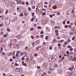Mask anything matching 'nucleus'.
<instances>
[{
    "mask_svg": "<svg viewBox=\"0 0 76 76\" xmlns=\"http://www.w3.org/2000/svg\"><path fill=\"white\" fill-rule=\"evenodd\" d=\"M10 20L9 18H7L6 19L5 22L7 25H9L10 24Z\"/></svg>",
    "mask_w": 76,
    "mask_h": 76,
    "instance_id": "obj_1",
    "label": "nucleus"
},
{
    "mask_svg": "<svg viewBox=\"0 0 76 76\" xmlns=\"http://www.w3.org/2000/svg\"><path fill=\"white\" fill-rule=\"evenodd\" d=\"M43 66L44 67V68H47V67H48V64L47 63H44L43 64Z\"/></svg>",
    "mask_w": 76,
    "mask_h": 76,
    "instance_id": "obj_2",
    "label": "nucleus"
},
{
    "mask_svg": "<svg viewBox=\"0 0 76 76\" xmlns=\"http://www.w3.org/2000/svg\"><path fill=\"white\" fill-rule=\"evenodd\" d=\"M17 1V4H22V1L20 0H15Z\"/></svg>",
    "mask_w": 76,
    "mask_h": 76,
    "instance_id": "obj_3",
    "label": "nucleus"
},
{
    "mask_svg": "<svg viewBox=\"0 0 76 76\" xmlns=\"http://www.w3.org/2000/svg\"><path fill=\"white\" fill-rule=\"evenodd\" d=\"M5 2L6 5H7V6H8V5L9 4V1H8V0H5Z\"/></svg>",
    "mask_w": 76,
    "mask_h": 76,
    "instance_id": "obj_4",
    "label": "nucleus"
},
{
    "mask_svg": "<svg viewBox=\"0 0 76 76\" xmlns=\"http://www.w3.org/2000/svg\"><path fill=\"white\" fill-rule=\"evenodd\" d=\"M52 58H53V60H56L57 58V56H56L54 55L52 56Z\"/></svg>",
    "mask_w": 76,
    "mask_h": 76,
    "instance_id": "obj_5",
    "label": "nucleus"
},
{
    "mask_svg": "<svg viewBox=\"0 0 76 76\" xmlns=\"http://www.w3.org/2000/svg\"><path fill=\"white\" fill-rule=\"evenodd\" d=\"M47 22H48V20H46L45 21H43L42 22V24L44 25V24H45L46 23H47Z\"/></svg>",
    "mask_w": 76,
    "mask_h": 76,
    "instance_id": "obj_6",
    "label": "nucleus"
},
{
    "mask_svg": "<svg viewBox=\"0 0 76 76\" xmlns=\"http://www.w3.org/2000/svg\"><path fill=\"white\" fill-rule=\"evenodd\" d=\"M31 4L32 5H34L35 4V1L34 0H32L31 2Z\"/></svg>",
    "mask_w": 76,
    "mask_h": 76,
    "instance_id": "obj_7",
    "label": "nucleus"
},
{
    "mask_svg": "<svg viewBox=\"0 0 76 76\" xmlns=\"http://www.w3.org/2000/svg\"><path fill=\"white\" fill-rule=\"evenodd\" d=\"M22 36L19 35L18 36H17L16 38L17 39H20V38H22Z\"/></svg>",
    "mask_w": 76,
    "mask_h": 76,
    "instance_id": "obj_8",
    "label": "nucleus"
},
{
    "mask_svg": "<svg viewBox=\"0 0 76 76\" xmlns=\"http://www.w3.org/2000/svg\"><path fill=\"white\" fill-rule=\"evenodd\" d=\"M15 40H12L11 41V43L12 44H15Z\"/></svg>",
    "mask_w": 76,
    "mask_h": 76,
    "instance_id": "obj_9",
    "label": "nucleus"
},
{
    "mask_svg": "<svg viewBox=\"0 0 76 76\" xmlns=\"http://www.w3.org/2000/svg\"><path fill=\"white\" fill-rule=\"evenodd\" d=\"M68 5L69 6H73V3L72 2H69L68 3Z\"/></svg>",
    "mask_w": 76,
    "mask_h": 76,
    "instance_id": "obj_10",
    "label": "nucleus"
},
{
    "mask_svg": "<svg viewBox=\"0 0 76 76\" xmlns=\"http://www.w3.org/2000/svg\"><path fill=\"white\" fill-rule=\"evenodd\" d=\"M72 61H74L75 62H76V56L74 57V58L72 59Z\"/></svg>",
    "mask_w": 76,
    "mask_h": 76,
    "instance_id": "obj_11",
    "label": "nucleus"
},
{
    "mask_svg": "<svg viewBox=\"0 0 76 76\" xmlns=\"http://www.w3.org/2000/svg\"><path fill=\"white\" fill-rule=\"evenodd\" d=\"M19 72H20V73L22 72V68H19Z\"/></svg>",
    "mask_w": 76,
    "mask_h": 76,
    "instance_id": "obj_12",
    "label": "nucleus"
},
{
    "mask_svg": "<svg viewBox=\"0 0 76 76\" xmlns=\"http://www.w3.org/2000/svg\"><path fill=\"white\" fill-rule=\"evenodd\" d=\"M11 66L12 67H14L15 66V64H14V63H12L11 64Z\"/></svg>",
    "mask_w": 76,
    "mask_h": 76,
    "instance_id": "obj_13",
    "label": "nucleus"
},
{
    "mask_svg": "<svg viewBox=\"0 0 76 76\" xmlns=\"http://www.w3.org/2000/svg\"><path fill=\"white\" fill-rule=\"evenodd\" d=\"M15 71L16 72H19V68L15 69Z\"/></svg>",
    "mask_w": 76,
    "mask_h": 76,
    "instance_id": "obj_14",
    "label": "nucleus"
},
{
    "mask_svg": "<svg viewBox=\"0 0 76 76\" xmlns=\"http://www.w3.org/2000/svg\"><path fill=\"white\" fill-rule=\"evenodd\" d=\"M17 54H20L22 53V52L20 51H18L17 52H16Z\"/></svg>",
    "mask_w": 76,
    "mask_h": 76,
    "instance_id": "obj_15",
    "label": "nucleus"
},
{
    "mask_svg": "<svg viewBox=\"0 0 76 76\" xmlns=\"http://www.w3.org/2000/svg\"><path fill=\"white\" fill-rule=\"evenodd\" d=\"M73 49L72 48V47L71 46V47L69 48V50L70 51H73Z\"/></svg>",
    "mask_w": 76,
    "mask_h": 76,
    "instance_id": "obj_16",
    "label": "nucleus"
},
{
    "mask_svg": "<svg viewBox=\"0 0 76 76\" xmlns=\"http://www.w3.org/2000/svg\"><path fill=\"white\" fill-rule=\"evenodd\" d=\"M67 44H68V42L67 41H66L64 42V44L65 45H67Z\"/></svg>",
    "mask_w": 76,
    "mask_h": 76,
    "instance_id": "obj_17",
    "label": "nucleus"
},
{
    "mask_svg": "<svg viewBox=\"0 0 76 76\" xmlns=\"http://www.w3.org/2000/svg\"><path fill=\"white\" fill-rule=\"evenodd\" d=\"M54 67L55 68H57V67H58V65L57 64H55L54 65Z\"/></svg>",
    "mask_w": 76,
    "mask_h": 76,
    "instance_id": "obj_18",
    "label": "nucleus"
},
{
    "mask_svg": "<svg viewBox=\"0 0 76 76\" xmlns=\"http://www.w3.org/2000/svg\"><path fill=\"white\" fill-rule=\"evenodd\" d=\"M71 13L72 14H73V13H75V10H74V9H73V10H72Z\"/></svg>",
    "mask_w": 76,
    "mask_h": 76,
    "instance_id": "obj_19",
    "label": "nucleus"
},
{
    "mask_svg": "<svg viewBox=\"0 0 76 76\" xmlns=\"http://www.w3.org/2000/svg\"><path fill=\"white\" fill-rule=\"evenodd\" d=\"M44 37V36L43 35H41L40 36V37L41 38H43V37Z\"/></svg>",
    "mask_w": 76,
    "mask_h": 76,
    "instance_id": "obj_20",
    "label": "nucleus"
},
{
    "mask_svg": "<svg viewBox=\"0 0 76 76\" xmlns=\"http://www.w3.org/2000/svg\"><path fill=\"white\" fill-rule=\"evenodd\" d=\"M42 28H41V27L40 26H39L37 27V28L38 29H42Z\"/></svg>",
    "mask_w": 76,
    "mask_h": 76,
    "instance_id": "obj_21",
    "label": "nucleus"
},
{
    "mask_svg": "<svg viewBox=\"0 0 76 76\" xmlns=\"http://www.w3.org/2000/svg\"><path fill=\"white\" fill-rule=\"evenodd\" d=\"M2 10H3V9H2L1 8H0V13H2Z\"/></svg>",
    "mask_w": 76,
    "mask_h": 76,
    "instance_id": "obj_22",
    "label": "nucleus"
},
{
    "mask_svg": "<svg viewBox=\"0 0 76 76\" xmlns=\"http://www.w3.org/2000/svg\"><path fill=\"white\" fill-rule=\"evenodd\" d=\"M33 47H35V43L34 42H32V43Z\"/></svg>",
    "mask_w": 76,
    "mask_h": 76,
    "instance_id": "obj_23",
    "label": "nucleus"
},
{
    "mask_svg": "<svg viewBox=\"0 0 76 76\" xmlns=\"http://www.w3.org/2000/svg\"><path fill=\"white\" fill-rule=\"evenodd\" d=\"M24 15L25 16H27V15H28V12H26L24 14Z\"/></svg>",
    "mask_w": 76,
    "mask_h": 76,
    "instance_id": "obj_24",
    "label": "nucleus"
},
{
    "mask_svg": "<svg viewBox=\"0 0 76 76\" xmlns=\"http://www.w3.org/2000/svg\"><path fill=\"white\" fill-rule=\"evenodd\" d=\"M68 69L69 70H70V71H72V70H73V69L71 67L69 68Z\"/></svg>",
    "mask_w": 76,
    "mask_h": 76,
    "instance_id": "obj_25",
    "label": "nucleus"
},
{
    "mask_svg": "<svg viewBox=\"0 0 76 76\" xmlns=\"http://www.w3.org/2000/svg\"><path fill=\"white\" fill-rule=\"evenodd\" d=\"M40 38L39 36H38V35H37L36 36V39H38V38Z\"/></svg>",
    "mask_w": 76,
    "mask_h": 76,
    "instance_id": "obj_26",
    "label": "nucleus"
},
{
    "mask_svg": "<svg viewBox=\"0 0 76 76\" xmlns=\"http://www.w3.org/2000/svg\"><path fill=\"white\" fill-rule=\"evenodd\" d=\"M7 31H8V32H10V30L9 28H7Z\"/></svg>",
    "mask_w": 76,
    "mask_h": 76,
    "instance_id": "obj_27",
    "label": "nucleus"
},
{
    "mask_svg": "<svg viewBox=\"0 0 76 76\" xmlns=\"http://www.w3.org/2000/svg\"><path fill=\"white\" fill-rule=\"evenodd\" d=\"M36 49L37 51H38L39 50V48L37 46L36 48Z\"/></svg>",
    "mask_w": 76,
    "mask_h": 76,
    "instance_id": "obj_28",
    "label": "nucleus"
},
{
    "mask_svg": "<svg viewBox=\"0 0 76 76\" xmlns=\"http://www.w3.org/2000/svg\"><path fill=\"white\" fill-rule=\"evenodd\" d=\"M75 37H76V36H74L72 38V40H74L75 39Z\"/></svg>",
    "mask_w": 76,
    "mask_h": 76,
    "instance_id": "obj_29",
    "label": "nucleus"
},
{
    "mask_svg": "<svg viewBox=\"0 0 76 76\" xmlns=\"http://www.w3.org/2000/svg\"><path fill=\"white\" fill-rule=\"evenodd\" d=\"M3 50V47H1V52H2V51Z\"/></svg>",
    "mask_w": 76,
    "mask_h": 76,
    "instance_id": "obj_30",
    "label": "nucleus"
},
{
    "mask_svg": "<svg viewBox=\"0 0 76 76\" xmlns=\"http://www.w3.org/2000/svg\"><path fill=\"white\" fill-rule=\"evenodd\" d=\"M52 49H53V48H52L51 46H49V50H52Z\"/></svg>",
    "mask_w": 76,
    "mask_h": 76,
    "instance_id": "obj_31",
    "label": "nucleus"
},
{
    "mask_svg": "<svg viewBox=\"0 0 76 76\" xmlns=\"http://www.w3.org/2000/svg\"><path fill=\"white\" fill-rule=\"evenodd\" d=\"M28 10L29 11H31V9L30 8V7H28Z\"/></svg>",
    "mask_w": 76,
    "mask_h": 76,
    "instance_id": "obj_32",
    "label": "nucleus"
},
{
    "mask_svg": "<svg viewBox=\"0 0 76 76\" xmlns=\"http://www.w3.org/2000/svg\"><path fill=\"white\" fill-rule=\"evenodd\" d=\"M72 47V46H70V45H68L67 46V48H70L71 47Z\"/></svg>",
    "mask_w": 76,
    "mask_h": 76,
    "instance_id": "obj_33",
    "label": "nucleus"
},
{
    "mask_svg": "<svg viewBox=\"0 0 76 76\" xmlns=\"http://www.w3.org/2000/svg\"><path fill=\"white\" fill-rule=\"evenodd\" d=\"M66 53L68 55H68H69V51H66Z\"/></svg>",
    "mask_w": 76,
    "mask_h": 76,
    "instance_id": "obj_34",
    "label": "nucleus"
},
{
    "mask_svg": "<svg viewBox=\"0 0 76 76\" xmlns=\"http://www.w3.org/2000/svg\"><path fill=\"white\" fill-rule=\"evenodd\" d=\"M48 36H46L45 37V39H46V40H48Z\"/></svg>",
    "mask_w": 76,
    "mask_h": 76,
    "instance_id": "obj_35",
    "label": "nucleus"
},
{
    "mask_svg": "<svg viewBox=\"0 0 76 76\" xmlns=\"http://www.w3.org/2000/svg\"><path fill=\"white\" fill-rule=\"evenodd\" d=\"M8 11L7 10L5 12V14H7L8 13Z\"/></svg>",
    "mask_w": 76,
    "mask_h": 76,
    "instance_id": "obj_36",
    "label": "nucleus"
},
{
    "mask_svg": "<svg viewBox=\"0 0 76 76\" xmlns=\"http://www.w3.org/2000/svg\"><path fill=\"white\" fill-rule=\"evenodd\" d=\"M53 41L54 42H56L57 41V40L56 39H54L53 40Z\"/></svg>",
    "mask_w": 76,
    "mask_h": 76,
    "instance_id": "obj_37",
    "label": "nucleus"
},
{
    "mask_svg": "<svg viewBox=\"0 0 76 76\" xmlns=\"http://www.w3.org/2000/svg\"><path fill=\"white\" fill-rule=\"evenodd\" d=\"M58 30H55V33H58Z\"/></svg>",
    "mask_w": 76,
    "mask_h": 76,
    "instance_id": "obj_38",
    "label": "nucleus"
},
{
    "mask_svg": "<svg viewBox=\"0 0 76 76\" xmlns=\"http://www.w3.org/2000/svg\"><path fill=\"white\" fill-rule=\"evenodd\" d=\"M65 28H68V25H66L65 26Z\"/></svg>",
    "mask_w": 76,
    "mask_h": 76,
    "instance_id": "obj_39",
    "label": "nucleus"
},
{
    "mask_svg": "<svg viewBox=\"0 0 76 76\" xmlns=\"http://www.w3.org/2000/svg\"><path fill=\"white\" fill-rule=\"evenodd\" d=\"M38 56V54L37 53H35L34 55V57H37Z\"/></svg>",
    "mask_w": 76,
    "mask_h": 76,
    "instance_id": "obj_40",
    "label": "nucleus"
},
{
    "mask_svg": "<svg viewBox=\"0 0 76 76\" xmlns=\"http://www.w3.org/2000/svg\"><path fill=\"white\" fill-rule=\"evenodd\" d=\"M58 33H56V37H58Z\"/></svg>",
    "mask_w": 76,
    "mask_h": 76,
    "instance_id": "obj_41",
    "label": "nucleus"
},
{
    "mask_svg": "<svg viewBox=\"0 0 76 76\" xmlns=\"http://www.w3.org/2000/svg\"><path fill=\"white\" fill-rule=\"evenodd\" d=\"M23 13H21L20 14V16H21V17H22V16H23Z\"/></svg>",
    "mask_w": 76,
    "mask_h": 76,
    "instance_id": "obj_42",
    "label": "nucleus"
},
{
    "mask_svg": "<svg viewBox=\"0 0 76 76\" xmlns=\"http://www.w3.org/2000/svg\"><path fill=\"white\" fill-rule=\"evenodd\" d=\"M40 34H44V31H41L40 32Z\"/></svg>",
    "mask_w": 76,
    "mask_h": 76,
    "instance_id": "obj_43",
    "label": "nucleus"
},
{
    "mask_svg": "<svg viewBox=\"0 0 76 76\" xmlns=\"http://www.w3.org/2000/svg\"><path fill=\"white\" fill-rule=\"evenodd\" d=\"M15 56L16 57H18L19 56V54L18 53H17V54H16Z\"/></svg>",
    "mask_w": 76,
    "mask_h": 76,
    "instance_id": "obj_44",
    "label": "nucleus"
},
{
    "mask_svg": "<svg viewBox=\"0 0 76 76\" xmlns=\"http://www.w3.org/2000/svg\"><path fill=\"white\" fill-rule=\"evenodd\" d=\"M64 56L65 57H67V54H66V53H64Z\"/></svg>",
    "mask_w": 76,
    "mask_h": 76,
    "instance_id": "obj_45",
    "label": "nucleus"
},
{
    "mask_svg": "<svg viewBox=\"0 0 76 76\" xmlns=\"http://www.w3.org/2000/svg\"><path fill=\"white\" fill-rule=\"evenodd\" d=\"M31 15H32V16H34V12H32V13Z\"/></svg>",
    "mask_w": 76,
    "mask_h": 76,
    "instance_id": "obj_46",
    "label": "nucleus"
},
{
    "mask_svg": "<svg viewBox=\"0 0 76 76\" xmlns=\"http://www.w3.org/2000/svg\"><path fill=\"white\" fill-rule=\"evenodd\" d=\"M67 41L68 42H70V41H71V40H70V39H68L67 40Z\"/></svg>",
    "mask_w": 76,
    "mask_h": 76,
    "instance_id": "obj_47",
    "label": "nucleus"
},
{
    "mask_svg": "<svg viewBox=\"0 0 76 76\" xmlns=\"http://www.w3.org/2000/svg\"><path fill=\"white\" fill-rule=\"evenodd\" d=\"M29 60V57H27L26 58V61H28Z\"/></svg>",
    "mask_w": 76,
    "mask_h": 76,
    "instance_id": "obj_48",
    "label": "nucleus"
},
{
    "mask_svg": "<svg viewBox=\"0 0 76 76\" xmlns=\"http://www.w3.org/2000/svg\"><path fill=\"white\" fill-rule=\"evenodd\" d=\"M58 47H60V46H61V44H60V43H58Z\"/></svg>",
    "mask_w": 76,
    "mask_h": 76,
    "instance_id": "obj_49",
    "label": "nucleus"
},
{
    "mask_svg": "<svg viewBox=\"0 0 76 76\" xmlns=\"http://www.w3.org/2000/svg\"><path fill=\"white\" fill-rule=\"evenodd\" d=\"M28 46H26L25 48V50H28Z\"/></svg>",
    "mask_w": 76,
    "mask_h": 76,
    "instance_id": "obj_50",
    "label": "nucleus"
},
{
    "mask_svg": "<svg viewBox=\"0 0 76 76\" xmlns=\"http://www.w3.org/2000/svg\"><path fill=\"white\" fill-rule=\"evenodd\" d=\"M34 18H31V22H33V21H34Z\"/></svg>",
    "mask_w": 76,
    "mask_h": 76,
    "instance_id": "obj_51",
    "label": "nucleus"
},
{
    "mask_svg": "<svg viewBox=\"0 0 76 76\" xmlns=\"http://www.w3.org/2000/svg\"><path fill=\"white\" fill-rule=\"evenodd\" d=\"M2 56H5V53H4L2 52Z\"/></svg>",
    "mask_w": 76,
    "mask_h": 76,
    "instance_id": "obj_52",
    "label": "nucleus"
},
{
    "mask_svg": "<svg viewBox=\"0 0 76 76\" xmlns=\"http://www.w3.org/2000/svg\"><path fill=\"white\" fill-rule=\"evenodd\" d=\"M48 73L49 74H51V71H48Z\"/></svg>",
    "mask_w": 76,
    "mask_h": 76,
    "instance_id": "obj_53",
    "label": "nucleus"
},
{
    "mask_svg": "<svg viewBox=\"0 0 76 76\" xmlns=\"http://www.w3.org/2000/svg\"><path fill=\"white\" fill-rule=\"evenodd\" d=\"M21 60H25V58L24 57H22L21 58Z\"/></svg>",
    "mask_w": 76,
    "mask_h": 76,
    "instance_id": "obj_54",
    "label": "nucleus"
},
{
    "mask_svg": "<svg viewBox=\"0 0 76 76\" xmlns=\"http://www.w3.org/2000/svg\"><path fill=\"white\" fill-rule=\"evenodd\" d=\"M15 57H16L14 55V56H13L12 57V58H13V59H15Z\"/></svg>",
    "mask_w": 76,
    "mask_h": 76,
    "instance_id": "obj_55",
    "label": "nucleus"
},
{
    "mask_svg": "<svg viewBox=\"0 0 76 76\" xmlns=\"http://www.w3.org/2000/svg\"><path fill=\"white\" fill-rule=\"evenodd\" d=\"M70 23V21H68L66 23H67V24H69V23Z\"/></svg>",
    "mask_w": 76,
    "mask_h": 76,
    "instance_id": "obj_56",
    "label": "nucleus"
},
{
    "mask_svg": "<svg viewBox=\"0 0 76 76\" xmlns=\"http://www.w3.org/2000/svg\"><path fill=\"white\" fill-rule=\"evenodd\" d=\"M64 59V57L63 56V57L62 58L61 60H63Z\"/></svg>",
    "mask_w": 76,
    "mask_h": 76,
    "instance_id": "obj_57",
    "label": "nucleus"
},
{
    "mask_svg": "<svg viewBox=\"0 0 76 76\" xmlns=\"http://www.w3.org/2000/svg\"><path fill=\"white\" fill-rule=\"evenodd\" d=\"M23 65L24 66H25V67H26V64L24 63V64H23Z\"/></svg>",
    "mask_w": 76,
    "mask_h": 76,
    "instance_id": "obj_58",
    "label": "nucleus"
},
{
    "mask_svg": "<svg viewBox=\"0 0 76 76\" xmlns=\"http://www.w3.org/2000/svg\"><path fill=\"white\" fill-rule=\"evenodd\" d=\"M15 48H19V46L18 45H16V47H15Z\"/></svg>",
    "mask_w": 76,
    "mask_h": 76,
    "instance_id": "obj_59",
    "label": "nucleus"
},
{
    "mask_svg": "<svg viewBox=\"0 0 76 76\" xmlns=\"http://www.w3.org/2000/svg\"><path fill=\"white\" fill-rule=\"evenodd\" d=\"M49 16H50V18H53V16H52V15H50Z\"/></svg>",
    "mask_w": 76,
    "mask_h": 76,
    "instance_id": "obj_60",
    "label": "nucleus"
},
{
    "mask_svg": "<svg viewBox=\"0 0 76 76\" xmlns=\"http://www.w3.org/2000/svg\"><path fill=\"white\" fill-rule=\"evenodd\" d=\"M37 68L38 69H41V67H40V66H38L37 67Z\"/></svg>",
    "mask_w": 76,
    "mask_h": 76,
    "instance_id": "obj_61",
    "label": "nucleus"
},
{
    "mask_svg": "<svg viewBox=\"0 0 76 76\" xmlns=\"http://www.w3.org/2000/svg\"><path fill=\"white\" fill-rule=\"evenodd\" d=\"M26 5H29V3L28 2H26Z\"/></svg>",
    "mask_w": 76,
    "mask_h": 76,
    "instance_id": "obj_62",
    "label": "nucleus"
},
{
    "mask_svg": "<svg viewBox=\"0 0 76 76\" xmlns=\"http://www.w3.org/2000/svg\"><path fill=\"white\" fill-rule=\"evenodd\" d=\"M3 26V24H1L0 25V27H1Z\"/></svg>",
    "mask_w": 76,
    "mask_h": 76,
    "instance_id": "obj_63",
    "label": "nucleus"
},
{
    "mask_svg": "<svg viewBox=\"0 0 76 76\" xmlns=\"http://www.w3.org/2000/svg\"><path fill=\"white\" fill-rule=\"evenodd\" d=\"M57 38L58 39H60V37H57Z\"/></svg>",
    "mask_w": 76,
    "mask_h": 76,
    "instance_id": "obj_64",
    "label": "nucleus"
}]
</instances>
